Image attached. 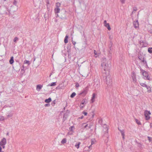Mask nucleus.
I'll use <instances>...</instances> for the list:
<instances>
[{"mask_svg": "<svg viewBox=\"0 0 152 152\" xmlns=\"http://www.w3.org/2000/svg\"><path fill=\"white\" fill-rule=\"evenodd\" d=\"M55 21L56 22H57V20L55 19Z\"/></svg>", "mask_w": 152, "mask_h": 152, "instance_id": "obj_60", "label": "nucleus"}, {"mask_svg": "<svg viewBox=\"0 0 152 152\" xmlns=\"http://www.w3.org/2000/svg\"><path fill=\"white\" fill-rule=\"evenodd\" d=\"M120 132L121 133V135L122 136V138L123 139H124V136H125V134H124V130H120Z\"/></svg>", "mask_w": 152, "mask_h": 152, "instance_id": "obj_14", "label": "nucleus"}, {"mask_svg": "<svg viewBox=\"0 0 152 152\" xmlns=\"http://www.w3.org/2000/svg\"><path fill=\"white\" fill-rule=\"evenodd\" d=\"M118 130H119L120 131V130H121V129H119V128H118Z\"/></svg>", "mask_w": 152, "mask_h": 152, "instance_id": "obj_63", "label": "nucleus"}, {"mask_svg": "<svg viewBox=\"0 0 152 152\" xmlns=\"http://www.w3.org/2000/svg\"><path fill=\"white\" fill-rule=\"evenodd\" d=\"M91 145H90V146H89L88 147V148H89V149L91 147V146H91Z\"/></svg>", "mask_w": 152, "mask_h": 152, "instance_id": "obj_59", "label": "nucleus"}, {"mask_svg": "<svg viewBox=\"0 0 152 152\" xmlns=\"http://www.w3.org/2000/svg\"><path fill=\"white\" fill-rule=\"evenodd\" d=\"M56 17H58V14H56Z\"/></svg>", "mask_w": 152, "mask_h": 152, "instance_id": "obj_58", "label": "nucleus"}, {"mask_svg": "<svg viewBox=\"0 0 152 152\" xmlns=\"http://www.w3.org/2000/svg\"><path fill=\"white\" fill-rule=\"evenodd\" d=\"M142 61V62L143 64H146V65L147 66V62L146 61H145L144 60V58L142 60H141Z\"/></svg>", "mask_w": 152, "mask_h": 152, "instance_id": "obj_33", "label": "nucleus"}, {"mask_svg": "<svg viewBox=\"0 0 152 152\" xmlns=\"http://www.w3.org/2000/svg\"><path fill=\"white\" fill-rule=\"evenodd\" d=\"M66 138H64L61 141V142L62 144H64L66 143Z\"/></svg>", "mask_w": 152, "mask_h": 152, "instance_id": "obj_23", "label": "nucleus"}, {"mask_svg": "<svg viewBox=\"0 0 152 152\" xmlns=\"http://www.w3.org/2000/svg\"><path fill=\"white\" fill-rule=\"evenodd\" d=\"M133 25L135 28H137L138 27L139 23L137 20L135 21H134L133 23Z\"/></svg>", "mask_w": 152, "mask_h": 152, "instance_id": "obj_8", "label": "nucleus"}, {"mask_svg": "<svg viewBox=\"0 0 152 152\" xmlns=\"http://www.w3.org/2000/svg\"><path fill=\"white\" fill-rule=\"evenodd\" d=\"M132 77L133 81L135 82L136 81V74L134 72H132Z\"/></svg>", "mask_w": 152, "mask_h": 152, "instance_id": "obj_9", "label": "nucleus"}, {"mask_svg": "<svg viewBox=\"0 0 152 152\" xmlns=\"http://www.w3.org/2000/svg\"><path fill=\"white\" fill-rule=\"evenodd\" d=\"M94 53L95 55H97V53L95 50H94Z\"/></svg>", "mask_w": 152, "mask_h": 152, "instance_id": "obj_45", "label": "nucleus"}, {"mask_svg": "<svg viewBox=\"0 0 152 152\" xmlns=\"http://www.w3.org/2000/svg\"><path fill=\"white\" fill-rule=\"evenodd\" d=\"M145 116V118L146 120H148L150 118V117L149 116V115H144Z\"/></svg>", "mask_w": 152, "mask_h": 152, "instance_id": "obj_22", "label": "nucleus"}, {"mask_svg": "<svg viewBox=\"0 0 152 152\" xmlns=\"http://www.w3.org/2000/svg\"><path fill=\"white\" fill-rule=\"evenodd\" d=\"M13 4L14 5H16L17 4V2L15 0H14L13 2Z\"/></svg>", "mask_w": 152, "mask_h": 152, "instance_id": "obj_43", "label": "nucleus"}, {"mask_svg": "<svg viewBox=\"0 0 152 152\" xmlns=\"http://www.w3.org/2000/svg\"><path fill=\"white\" fill-rule=\"evenodd\" d=\"M51 101V99L50 98H49L48 99H46L45 102L46 103H49Z\"/></svg>", "mask_w": 152, "mask_h": 152, "instance_id": "obj_21", "label": "nucleus"}, {"mask_svg": "<svg viewBox=\"0 0 152 152\" xmlns=\"http://www.w3.org/2000/svg\"><path fill=\"white\" fill-rule=\"evenodd\" d=\"M148 51L150 53H152V48H148Z\"/></svg>", "mask_w": 152, "mask_h": 152, "instance_id": "obj_28", "label": "nucleus"}, {"mask_svg": "<svg viewBox=\"0 0 152 152\" xmlns=\"http://www.w3.org/2000/svg\"><path fill=\"white\" fill-rule=\"evenodd\" d=\"M44 18H45V20H46V17L45 16V15H44Z\"/></svg>", "mask_w": 152, "mask_h": 152, "instance_id": "obj_61", "label": "nucleus"}, {"mask_svg": "<svg viewBox=\"0 0 152 152\" xmlns=\"http://www.w3.org/2000/svg\"><path fill=\"white\" fill-rule=\"evenodd\" d=\"M76 95V93L75 92H73L70 96V97L72 98H73Z\"/></svg>", "mask_w": 152, "mask_h": 152, "instance_id": "obj_32", "label": "nucleus"}, {"mask_svg": "<svg viewBox=\"0 0 152 152\" xmlns=\"http://www.w3.org/2000/svg\"><path fill=\"white\" fill-rule=\"evenodd\" d=\"M9 62H10V64H12L13 63L14 61V58H13V56H12L11 57V58Z\"/></svg>", "mask_w": 152, "mask_h": 152, "instance_id": "obj_17", "label": "nucleus"}, {"mask_svg": "<svg viewBox=\"0 0 152 152\" xmlns=\"http://www.w3.org/2000/svg\"><path fill=\"white\" fill-rule=\"evenodd\" d=\"M12 116V115H8L7 116V117L8 118H9L10 117H11Z\"/></svg>", "mask_w": 152, "mask_h": 152, "instance_id": "obj_53", "label": "nucleus"}, {"mask_svg": "<svg viewBox=\"0 0 152 152\" xmlns=\"http://www.w3.org/2000/svg\"><path fill=\"white\" fill-rule=\"evenodd\" d=\"M104 26L106 27L109 31L110 30L111 28L110 27L109 24L107 23V21L105 20L104 22Z\"/></svg>", "mask_w": 152, "mask_h": 152, "instance_id": "obj_6", "label": "nucleus"}, {"mask_svg": "<svg viewBox=\"0 0 152 152\" xmlns=\"http://www.w3.org/2000/svg\"><path fill=\"white\" fill-rule=\"evenodd\" d=\"M135 121L136 122V123L138 124V125H141V123L140 122V121L138 120V119H135Z\"/></svg>", "mask_w": 152, "mask_h": 152, "instance_id": "obj_26", "label": "nucleus"}, {"mask_svg": "<svg viewBox=\"0 0 152 152\" xmlns=\"http://www.w3.org/2000/svg\"><path fill=\"white\" fill-rule=\"evenodd\" d=\"M35 59H36L35 58H34V61H35Z\"/></svg>", "mask_w": 152, "mask_h": 152, "instance_id": "obj_64", "label": "nucleus"}, {"mask_svg": "<svg viewBox=\"0 0 152 152\" xmlns=\"http://www.w3.org/2000/svg\"><path fill=\"white\" fill-rule=\"evenodd\" d=\"M95 94L94 93H93L92 94V98L91 99V101L92 102H94V99H95Z\"/></svg>", "mask_w": 152, "mask_h": 152, "instance_id": "obj_19", "label": "nucleus"}, {"mask_svg": "<svg viewBox=\"0 0 152 152\" xmlns=\"http://www.w3.org/2000/svg\"><path fill=\"white\" fill-rule=\"evenodd\" d=\"M18 37H15L13 39V41L14 42H16L18 40Z\"/></svg>", "mask_w": 152, "mask_h": 152, "instance_id": "obj_31", "label": "nucleus"}, {"mask_svg": "<svg viewBox=\"0 0 152 152\" xmlns=\"http://www.w3.org/2000/svg\"><path fill=\"white\" fill-rule=\"evenodd\" d=\"M140 84L141 86L143 87H147V86L145 83H140Z\"/></svg>", "mask_w": 152, "mask_h": 152, "instance_id": "obj_25", "label": "nucleus"}, {"mask_svg": "<svg viewBox=\"0 0 152 152\" xmlns=\"http://www.w3.org/2000/svg\"><path fill=\"white\" fill-rule=\"evenodd\" d=\"M80 143H81L80 142H78L76 144L75 146L78 149L79 147V145H80Z\"/></svg>", "mask_w": 152, "mask_h": 152, "instance_id": "obj_20", "label": "nucleus"}, {"mask_svg": "<svg viewBox=\"0 0 152 152\" xmlns=\"http://www.w3.org/2000/svg\"><path fill=\"white\" fill-rule=\"evenodd\" d=\"M1 147L0 146V152H1Z\"/></svg>", "mask_w": 152, "mask_h": 152, "instance_id": "obj_57", "label": "nucleus"}, {"mask_svg": "<svg viewBox=\"0 0 152 152\" xmlns=\"http://www.w3.org/2000/svg\"><path fill=\"white\" fill-rule=\"evenodd\" d=\"M9 135V133H7V135Z\"/></svg>", "mask_w": 152, "mask_h": 152, "instance_id": "obj_62", "label": "nucleus"}, {"mask_svg": "<svg viewBox=\"0 0 152 152\" xmlns=\"http://www.w3.org/2000/svg\"><path fill=\"white\" fill-rule=\"evenodd\" d=\"M7 143V140L5 138H3L0 142V145H5Z\"/></svg>", "mask_w": 152, "mask_h": 152, "instance_id": "obj_7", "label": "nucleus"}, {"mask_svg": "<svg viewBox=\"0 0 152 152\" xmlns=\"http://www.w3.org/2000/svg\"><path fill=\"white\" fill-rule=\"evenodd\" d=\"M49 105V104H46L45 105V107H46V106H48V105Z\"/></svg>", "mask_w": 152, "mask_h": 152, "instance_id": "obj_54", "label": "nucleus"}, {"mask_svg": "<svg viewBox=\"0 0 152 152\" xmlns=\"http://www.w3.org/2000/svg\"><path fill=\"white\" fill-rule=\"evenodd\" d=\"M75 86L76 87H78L79 86V85L78 84H77Z\"/></svg>", "mask_w": 152, "mask_h": 152, "instance_id": "obj_52", "label": "nucleus"}, {"mask_svg": "<svg viewBox=\"0 0 152 152\" xmlns=\"http://www.w3.org/2000/svg\"><path fill=\"white\" fill-rule=\"evenodd\" d=\"M42 87V85H38L37 86L36 90L38 91H39L41 89Z\"/></svg>", "mask_w": 152, "mask_h": 152, "instance_id": "obj_10", "label": "nucleus"}, {"mask_svg": "<svg viewBox=\"0 0 152 152\" xmlns=\"http://www.w3.org/2000/svg\"><path fill=\"white\" fill-rule=\"evenodd\" d=\"M7 118H4L3 116H2L0 115V121H3L5 119H6Z\"/></svg>", "mask_w": 152, "mask_h": 152, "instance_id": "obj_29", "label": "nucleus"}, {"mask_svg": "<svg viewBox=\"0 0 152 152\" xmlns=\"http://www.w3.org/2000/svg\"><path fill=\"white\" fill-rule=\"evenodd\" d=\"M56 104V101L55 100H54L53 101L52 103H51V104L53 105V106H54L55 104Z\"/></svg>", "mask_w": 152, "mask_h": 152, "instance_id": "obj_41", "label": "nucleus"}, {"mask_svg": "<svg viewBox=\"0 0 152 152\" xmlns=\"http://www.w3.org/2000/svg\"><path fill=\"white\" fill-rule=\"evenodd\" d=\"M138 58L140 60H142L144 58L143 56L141 55V54L138 56Z\"/></svg>", "mask_w": 152, "mask_h": 152, "instance_id": "obj_18", "label": "nucleus"}, {"mask_svg": "<svg viewBox=\"0 0 152 152\" xmlns=\"http://www.w3.org/2000/svg\"><path fill=\"white\" fill-rule=\"evenodd\" d=\"M148 138L149 141L152 143V137L148 136Z\"/></svg>", "mask_w": 152, "mask_h": 152, "instance_id": "obj_34", "label": "nucleus"}, {"mask_svg": "<svg viewBox=\"0 0 152 152\" xmlns=\"http://www.w3.org/2000/svg\"><path fill=\"white\" fill-rule=\"evenodd\" d=\"M83 116H81L80 118H80V119H83Z\"/></svg>", "mask_w": 152, "mask_h": 152, "instance_id": "obj_55", "label": "nucleus"}, {"mask_svg": "<svg viewBox=\"0 0 152 152\" xmlns=\"http://www.w3.org/2000/svg\"><path fill=\"white\" fill-rule=\"evenodd\" d=\"M103 76L104 77H105V80L106 81V84L108 85H110L112 82V80L110 78V74H109L108 75L104 74H103Z\"/></svg>", "mask_w": 152, "mask_h": 152, "instance_id": "obj_2", "label": "nucleus"}, {"mask_svg": "<svg viewBox=\"0 0 152 152\" xmlns=\"http://www.w3.org/2000/svg\"><path fill=\"white\" fill-rule=\"evenodd\" d=\"M65 115H64V117H63V121H64L65 120V119H66V118H65Z\"/></svg>", "mask_w": 152, "mask_h": 152, "instance_id": "obj_48", "label": "nucleus"}, {"mask_svg": "<svg viewBox=\"0 0 152 152\" xmlns=\"http://www.w3.org/2000/svg\"><path fill=\"white\" fill-rule=\"evenodd\" d=\"M104 129L103 130L104 131V136L107 137L108 130V128L107 126V125L105 124L104 125Z\"/></svg>", "mask_w": 152, "mask_h": 152, "instance_id": "obj_5", "label": "nucleus"}, {"mask_svg": "<svg viewBox=\"0 0 152 152\" xmlns=\"http://www.w3.org/2000/svg\"><path fill=\"white\" fill-rule=\"evenodd\" d=\"M140 70L142 73L143 75L145 77H146L147 80H150V77L148 76V73L146 72L145 70H142L141 68L140 69Z\"/></svg>", "mask_w": 152, "mask_h": 152, "instance_id": "obj_4", "label": "nucleus"}, {"mask_svg": "<svg viewBox=\"0 0 152 152\" xmlns=\"http://www.w3.org/2000/svg\"><path fill=\"white\" fill-rule=\"evenodd\" d=\"M69 36L67 35H66L64 39V42L65 43H67L68 42V39Z\"/></svg>", "mask_w": 152, "mask_h": 152, "instance_id": "obj_15", "label": "nucleus"}, {"mask_svg": "<svg viewBox=\"0 0 152 152\" xmlns=\"http://www.w3.org/2000/svg\"><path fill=\"white\" fill-rule=\"evenodd\" d=\"M137 10V8L136 7H134L133 8V11L136 12Z\"/></svg>", "mask_w": 152, "mask_h": 152, "instance_id": "obj_44", "label": "nucleus"}, {"mask_svg": "<svg viewBox=\"0 0 152 152\" xmlns=\"http://www.w3.org/2000/svg\"><path fill=\"white\" fill-rule=\"evenodd\" d=\"M95 141L94 139H92L91 140V145L94 144Z\"/></svg>", "mask_w": 152, "mask_h": 152, "instance_id": "obj_35", "label": "nucleus"}, {"mask_svg": "<svg viewBox=\"0 0 152 152\" xmlns=\"http://www.w3.org/2000/svg\"><path fill=\"white\" fill-rule=\"evenodd\" d=\"M24 63L25 64H27L28 65L30 64V61H29L25 60L24 61Z\"/></svg>", "mask_w": 152, "mask_h": 152, "instance_id": "obj_30", "label": "nucleus"}, {"mask_svg": "<svg viewBox=\"0 0 152 152\" xmlns=\"http://www.w3.org/2000/svg\"><path fill=\"white\" fill-rule=\"evenodd\" d=\"M109 58H111V56H112V53H111L110 51H109Z\"/></svg>", "mask_w": 152, "mask_h": 152, "instance_id": "obj_38", "label": "nucleus"}, {"mask_svg": "<svg viewBox=\"0 0 152 152\" xmlns=\"http://www.w3.org/2000/svg\"><path fill=\"white\" fill-rule=\"evenodd\" d=\"M103 61L102 64V66L103 70L102 71L103 74L108 75L110 74L109 70H110V64H108L106 61V59L105 58L103 59Z\"/></svg>", "mask_w": 152, "mask_h": 152, "instance_id": "obj_1", "label": "nucleus"}, {"mask_svg": "<svg viewBox=\"0 0 152 152\" xmlns=\"http://www.w3.org/2000/svg\"><path fill=\"white\" fill-rule=\"evenodd\" d=\"M144 114H151V113L149 111L146 110L144 112Z\"/></svg>", "mask_w": 152, "mask_h": 152, "instance_id": "obj_36", "label": "nucleus"}, {"mask_svg": "<svg viewBox=\"0 0 152 152\" xmlns=\"http://www.w3.org/2000/svg\"><path fill=\"white\" fill-rule=\"evenodd\" d=\"M5 145H1L0 146H2V148L3 149H4L5 148Z\"/></svg>", "mask_w": 152, "mask_h": 152, "instance_id": "obj_47", "label": "nucleus"}, {"mask_svg": "<svg viewBox=\"0 0 152 152\" xmlns=\"http://www.w3.org/2000/svg\"><path fill=\"white\" fill-rule=\"evenodd\" d=\"M61 6L60 3L58 2L56 3V8L54 9V12L56 14L59 13L60 11L59 7Z\"/></svg>", "mask_w": 152, "mask_h": 152, "instance_id": "obj_3", "label": "nucleus"}, {"mask_svg": "<svg viewBox=\"0 0 152 152\" xmlns=\"http://www.w3.org/2000/svg\"><path fill=\"white\" fill-rule=\"evenodd\" d=\"M74 126H73L70 127L69 129L70 131H72L73 129L74 128Z\"/></svg>", "mask_w": 152, "mask_h": 152, "instance_id": "obj_40", "label": "nucleus"}, {"mask_svg": "<svg viewBox=\"0 0 152 152\" xmlns=\"http://www.w3.org/2000/svg\"><path fill=\"white\" fill-rule=\"evenodd\" d=\"M150 126L151 128L152 127V123H151L150 124Z\"/></svg>", "mask_w": 152, "mask_h": 152, "instance_id": "obj_56", "label": "nucleus"}, {"mask_svg": "<svg viewBox=\"0 0 152 152\" xmlns=\"http://www.w3.org/2000/svg\"><path fill=\"white\" fill-rule=\"evenodd\" d=\"M87 92V89L86 88L82 92L80 93L81 94H83L84 95H85Z\"/></svg>", "mask_w": 152, "mask_h": 152, "instance_id": "obj_13", "label": "nucleus"}, {"mask_svg": "<svg viewBox=\"0 0 152 152\" xmlns=\"http://www.w3.org/2000/svg\"><path fill=\"white\" fill-rule=\"evenodd\" d=\"M56 85V82H53L50 84V85H48V86L50 85V86H53Z\"/></svg>", "mask_w": 152, "mask_h": 152, "instance_id": "obj_27", "label": "nucleus"}, {"mask_svg": "<svg viewBox=\"0 0 152 152\" xmlns=\"http://www.w3.org/2000/svg\"><path fill=\"white\" fill-rule=\"evenodd\" d=\"M83 114H87V113L85 111H83Z\"/></svg>", "mask_w": 152, "mask_h": 152, "instance_id": "obj_50", "label": "nucleus"}, {"mask_svg": "<svg viewBox=\"0 0 152 152\" xmlns=\"http://www.w3.org/2000/svg\"><path fill=\"white\" fill-rule=\"evenodd\" d=\"M92 125H91L90 124L89 125H88V128H87V129H90L91 128V126Z\"/></svg>", "mask_w": 152, "mask_h": 152, "instance_id": "obj_46", "label": "nucleus"}, {"mask_svg": "<svg viewBox=\"0 0 152 152\" xmlns=\"http://www.w3.org/2000/svg\"><path fill=\"white\" fill-rule=\"evenodd\" d=\"M135 11H133L132 12V14L131 15V17H132V19H133V16H132V15L134 14V13H135Z\"/></svg>", "mask_w": 152, "mask_h": 152, "instance_id": "obj_37", "label": "nucleus"}, {"mask_svg": "<svg viewBox=\"0 0 152 152\" xmlns=\"http://www.w3.org/2000/svg\"><path fill=\"white\" fill-rule=\"evenodd\" d=\"M25 73L24 67L23 66L21 68V70L20 71V74L23 75Z\"/></svg>", "mask_w": 152, "mask_h": 152, "instance_id": "obj_16", "label": "nucleus"}, {"mask_svg": "<svg viewBox=\"0 0 152 152\" xmlns=\"http://www.w3.org/2000/svg\"><path fill=\"white\" fill-rule=\"evenodd\" d=\"M81 105H80L81 107H84V106L85 104H86V102L85 99H83L81 102Z\"/></svg>", "mask_w": 152, "mask_h": 152, "instance_id": "obj_11", "label": "nucleus"}, {"mask_svg": "<svg viewBox=\"0 0 152 152\" xmlns=\"http://www.w3.org/2000/svg\"><path fill=\"white\" fill-rule=\"evenodd\" d=\"M125 0H120V1L121 2L122 4H124L125 2Z\"/></svg>", "mask_w": 152, "mask_h": 152, "instance_id": "obj_39", "label": "nucleus"}, {"mask_svg": "<svg viewBox=\"0 0 152 152\" xmlns=\"http://www.w3.org/2000/svg\"><path fill=\"white\" fill-rule=\"evenodd\" d=\"M87 127H88V124H86V125L85 126V128H86Z\"/></svg>", "mask_w": 152, "mask_h": 152, "instance_id": "obj_51", "label": "nucleus"}, {"mask_svg": "<svg viewBox=\"0 0 152 152\" xmlns=\"http://www.w3.org/2000/svg\"><path fill=\"white\" fill-rule=\"evenodd\" d=\"M147 89L148 90V92L149 93L151 92V88L149 86H148L146 87Z\"/></svg>", "mask_w": 152, "mask_h": 152, "instance_id": "obj_24", "label": "nucleus"}, {"mask_svg": "<svg viewBox=\"0 0 152 152\" xmlns=\"http://www.w3.org/2000/svg\"><path fill=\"white\" fill-rule=\"evenodd\" d=\"M112 43H111L109 45V49H110V50H111V47H112Z\"/></svg>", "mask_w": 152, "mask_h": 152, "instance_id": "obj_42", "label": "nucleus"}, {"mask_svg": "<svg viewBox=\"0 0 152 152\" xmlns=\"http://www.w3.org/2000/svg\"><path fill=\"white\" fill-rule=\"evenodd\" d=\"M60 18L62 19H64L66 18V15L65 13H61V15L60 16Z\"/></svg>", "mask_w": 152, "mask_h": 152, "instance_id": "obj_12", "label": "nucleus"}, {"mask_svg": "<svg viewBox=\"0 0 152 152\" xmlns=\"http://www.w3.org/2000/svg\"><path fill=\"white\" fill-rule=\"evenodd\" d=\"M72 43L74 45H75L76 43V42H75L73 41H72Z\"/></svg>", "mask_w": 152, "mask_h": 152, "instance_id": "obj_49", "label": "nucleus"}]
</instances>
